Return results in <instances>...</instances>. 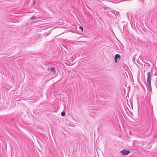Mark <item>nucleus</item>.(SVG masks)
I'll return each instance as SVG.
<instances>
[{
	"label": "nucleus",
	"mask_w": 157,
	"mask_h": 157,
	"mask_svg": "<svg viewBox=\"0 0 157 157\" xmlns=\"http://www.w3.org/2000/svg\"><path fill=\"white\" fill-rule=\"evenodd\" d=\"M36 18V17L35 16H33L32 17H30V19L32 20V19H33V20H34Z\"/></svg>",
	"instance_id": "39448f33"
},
{
	"label": "nucleus",
	"mask_w": 157,
	"mask_h": 157,
	"mask_svg": "<svg viewBox=\"0 0 157 157\" xmlns=\"http://www.w3.org/2000/svg\"><path fill=\"white\" fill-rule=\"evenodd\" d=\"M51 71L54 74L56 72L55 69L54 67H51L50 68Z\"/></svg>",
	"instance_id": "20e7f679"
},
{
	"label": "nucleus",
	"mask_w": 157,
	"mask_h": 157,
	"mask_svg": "<svg viewBox=\"0 0 157 157\" xmlns=\"http://www.w3.org/2000/svg\"><path fill=\"white\" fill-rule=\"evenodd\" d=\"M151 75L150 73L149 72L147 74V82L149 86L150 87L151 89Z\"/></svg>",
	"instance_id": "f257e3e1"
},
{
	"label": "nucleus",
	"mask_w": 157,
	"mask_h": 157,
	"mask_svg": "<svg viewBox=\"0 0 157 157\" xmlns=\"http://www.w3.org/2000/svg\"><path fill=\"white\" fill-rule=\"evenodd\" d=\"M120 152L123 155H126L130 153V151H127L126 150H123L121 151Z\"/></svg>",
	"instance_id": "f03ea898"
},
{
	"label": "nucleus",
	"mask_w": 157,
	"mask_h": 157,
	"mask_svg": "<svg viewBox=\"0 0 157 157\" xmlns=\"http://www.w3.org/2000/svg\"><path fill=\"white\" fill-rule=\"evenodd\" d=\"M65 115V112H63L61 113V115L62 116H64Z\"/></svg>",
	"instance_id": "423d86ee"
},
{
	"label": "nucleus",
	"mask_w": 157,
	"mask_h": 157,
	"mask_svg": "<svg viewBox=\"0 0 157 157\" xmlns=\"http://www.w3.org/2000/svg\"><path fill=\"white\" fill-rule=\"evenodd\" d=\"M119 58V59L121 58V56L118 54H116L114 56V62L115 63H117V59Z\"/></svg>",
	"instance_id": "7ed1b4c3"
},
{
	"label": "nucleus",
	"mask_w": 157,
	"mask_h": 157,
	"mask_svg": "<svg viewBox=\"0 0 157 157\" xmlns=\"http://www.w3.org/2000/svg\"><path fill=\"white\" fill-rule=\"evenodd\" d=\"M79 28L80 29H81L82 31H83V28L82 26H80L79 27Z\"/></svg>",
	"instance_id": "0eeeda50"
}]
</instances>
